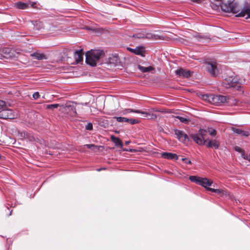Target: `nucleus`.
Instances as JSON below:
<instances>
[{"label":"nucleus","instance_id":"nucleus-16","mask_svg":"<svg viewBox=\"0 0 250 250\" xmlns=\"http://www.w3.org/2000/svg\"><path fill=\"white\" fill-rule=\"evenodd\" d=\"M206 146L208 147H214L215 149L218 148L219 146V143L216 140H210L208 142H206Z\"/></svg>","mask_w":250,"mask_h":250},{"label":"nucleus","instance_id":"nucleus-13","mask_svg":"<svg viewBox=\"0 0 250 250\" xmlns=\"http://www.w3.org/2000/svg\"><path fill=\"white\" fill-rule=\"evenodd\" d=\"M212 184V181L208 180L206 178H201L199 185L205 187L207 189L208 188V186H211Z\"/></svg>","mask_w":250,"mask_h":250},{"label":"nucleus","instance_id":"nucleus-15","mask_svg":"<svg viewBox=\"0 0 250 250\" xmlns=\"http://www.w3.org/2000/svg\"><path fill=\"white\" fill-rule=\"evenodd\" d=\"M162 157L167 159H175L177 160L178 158L177 154L169 152H164L162 154Z\"/></svg>","mask_w":250,"mask_h":250},{"label":"nucleus","instance_id":"nucleus-24","mask_svg":"<svg viewBox=\"0 0 250 250\" xmlns=\"http://www.w3.org/2000/svg\"><path fill=\"white\" fill-rule=\"evenodd\" d=\"M207 190L211 192L217 193L220 195L224 194V191L220 189L208 188H207Z\"/></svg>","mask_w":250,"mask_h":250},{"label":"nucleus","instance_id":"nucleus-11","mask_svg":"<svg viewBox=\"0 0 250 250\" xmlns=\"http://www.w3.org/2000/svg\"><path fill=\"white\" fill-rule=\"evenodd\" d=\"M190 136L194 140V141L197 144L201 145L205 144L207 141H204L201 137L199 133L196 134H191Z\"/></svg>","mask_w":250,"mask_h":250},{"label":"nucleus","instance_id":"nucleus-21","mask_svg":"<svg viewBox=\"0 0 250 250\" xmlns=\"http://www.w3.org/2000/svg\"><path fill=\"white\" fill-rule=\"evenodd\" d=\"M16 6L21 9H25L28 7V4L26 3L18 2L15 4Z\"/></svg>","mask_w":250,"mask_h":250},{"label":"nucleus","instance_id":"nucleus-40","mask_svg":"<svg viewBox=\"0 0 250 250\" xmlns=\"http://www.w3.org/2000/svg\"><path fill=\"white\" fill-rule=\"evenodd\" d=\"M11 214H12V211H11V212H10V214H9V215H11Z\"/></svg>","mask_w":250,"mask_h":250},{"label":"nucleus","instance_id":"nucleus-39","mask_svg":"<svg viewBox=\"0 0 250 250\" xmlns=\"http://www.w3.org/2000/svg\"><path fill=\"white\" fill-rule=\"evenodd\" d=\"M125 143L126 145H128L130 143V142L129 141H126V142H125Z\"/></svg>","mask_w":250,"mask_h":250},{"label":"nucleus","instance_id":"nucleus-23","mask_svg":"<svg viewBox=\"0 0 250 250\" xmlns=\"http://www.w3.org/2000/svg\"><path fill=\"white\" fill-rule=\"evenodd\" d=\"M198 133H199V134L201 136V137L202 138V139L204 141H207V140L205 139V138H206L205 136H206V134L207 133V130L203 129H200L199 130V132Z\"/></svg>","mask_w":250,"mask_h":250},{"label":"nucleus","instance_id":"nucleus-6","mask_svg":"<svg viewBox=\"0 0 250 250\" xmlns=\"http://www.w3.org/2000/svg\"><path fill=\"white\" fill-rule=\"evenodd\" d=\"M132 37L138 39H147L152 40H158L160 39L157 35L152 34L149 33H146L144 31H140L134 34Z\"/></svg>","mask_w":250,"mask_h":250},{"label":"nucleus","instance_id":"nucleus-17","mask_svg":"<svg viewBox=\"0 0 250 250\" xmlns=\"http://www.w3.org/2000/svg\"><path fill=\"white\" fill-rule=\"evenodd\" d=\"M31 56L32 57H34L36 59L38 60H46L47 59V57L45 55L39 52H34L31 54Z\"/></svg>","mask_w":250,"mask_h":250},{"label":"nucleus","instance_id":"nucleus-38","mask_svg":"<svg viewBox=\"0 0 250 250\" xmlns=\"http://www.w3.org/2000/svg\"><path fill=\"white\" fill-rule=\"evenodd\" d=\"M137 113H141L142 114H143L144 116V117H147L148 116V115H149V113H147V112H144V111H142L141 110H140V112H137Z\"/></svg>","mask_w":250,"mask_h":250},{"label":"nucleus","instance_id":"nucleus-26","mask_svg":"<svg viewBox=\"0 0 250 250\" xmlns=\"http://www.w3.org/2000/svg\"><path fill=\"white\" fill-rule=\"evenodd\" d=\"M176 118L178 119L181 122L185 123V124H188L190 121L189 119H188L187 118H185L184 117H181V116H176Z\"/></svg>","mask_w":250,"mask_h":250},{"label":"nucleus","instance_id":"nucleus-12","mask_svg":"<svg viewBox=\"0 0 250 250\" xmlns=\"http://www.w3.org/2000/svg\"><path fill=\"white\" fill-rule=\"evenodd\" d=\"M74 57L77 63H79L82 62L83 60V49L76 51L74 52Z\"/></svg>","mask_w":250,"mask_h":250},{"label":"nucleus","instance_id":"nucleus-18","mask_svg":"<svg viewBox=\"0 0 250 250\" xmlns=\"http://www.w3.org/2000/svg\"><path fill=\"white\" fill-rule=\"evenodd\" d=\"M138 68L143 73L150 72L154 70V68L151 66L144 67L141 65H138Z\"/></svg>","mask_w":250,"mask_h":250},{"label":"nucleus","instance_id":"nucleus-27","mask_svg":"<svg viewBox=\"0 0 250 250\" xmlns=\"http://www.w3.org/2000/svg\"><path fill=\"white\" fill-rule=\"evenodd\" d=\"M130 112H134V113L140 112V110H134V109H125L123 111V114H126L130 113Z\"/></svg>","mask_w":250,"mask_h":250},{"label":"nucleus","instance_id":"nucleus-33","mask_svg":"<svg viewBox=\"0 0 250 250\" xmlns=\"http://www.w3.org/2000/svg\"><path fill=\"white\" fill-rule=\"evenodd\" d=\"M85 129L88 130H91L93 129V125L91 123H89L87 124V125L85 126Z\"/></svg>","mask_w":250,"mask_h":250},{"label":"nucleus","instance_id":"nucleus-35","mask_svg":"<svg viewBox=\"0 0 250 250\" xmlns=\"http://www.w3.org/2000/svg\"><path fill=\"white\" fill-rule=\"evenodd\" d=\"M40 97V95L38 92H36L33 94V98L35 100L38 99Z\"/></svg>","mask_w":250,"mask_h":250},{"label":"nucleus","instance_id":"nucleus-37","mask_svg":"<svg viewBox=\"0 0 250 250\" xmlns=\"http://www.w3.org/2000/svg\"><path fill=\"white\" fill-rule=\"evenodd\" d=\"M182 161L187 164L190 165L191 164V162L187 158H182Z\"/></svg>","mask_w":250,"mask_h":250},{"label":"nucleus","instance_id":"nucleus-19","mask_svg":"<svg viewBox=\"0 0 250 250\" xmlns=\"http://www.w3.org/2000/svg\"><path fill=\"white\" fill-rule=\"evenodd\" d=\"M111 139L112 141V142L115 143L116 146L121 147L123 146V143L119 138L113 136H111Z\"/></svg>","mask_w":250,"mask_h":250},{"label":"nucleus","instance_id":"nucleus-20","mask_svg":"<svg viewBox=\"0 0 250 250\" xmlns=\"http://www.w3.org/2000/svg\"><path fill=\"white\" fill-rule=\"evenodd\" d=\"M212 95L208 94H202L201 95V98L204 101L211 104V98H212Z\"/></svg>","mask_w":250,"mask_h":250},{"label":"nucleus","instance_id":"nucleus-41","mask_svg":"<svg viewBox=\"0 0 250 250\" xmlns=\"http://www.w3.org/2000/svg\"><path fill=\"white\" fill-rule=\"evenodd\" d=\"M198 38H200V39H201V37H200V36H198Z\"/></svg>","mask_w":250,"mask_h":250},{"label":"nucleus","instance_id":"nucleus-29","mask_svg":"<svg viewBox=\"0 0 250 250\" xmlns=\"http://www.w3.org/2000/svg\"><path fill=\"white\" fill-rule=\"evenodd\" d=\"M59 106V104H48L47 105L46 108L48 109H53L54 108H57Z\"/></svg>","mask_w":250,"mask_h":250},{"label":"nucleus","instance_id":"nucleus-5","mask_svg":"<svg viewBox=\"0 0 250 250\" xmlns=\"http://www.w3.org/2000/svg\"><path fill=\"white\" fill-rule=\"evenodd\" d=\"M205 67L212 76L216 77L219 74L218 64L216 62H206L204 64Z\"/></svg>","mask_w":250,"mask_h":250},{"label":"nucleus","instance_id":"nucleus-3","mask_svg":"<svg viewBox=\"0 0 250 250\" xmlns=\"http://www.w3.org/2000/svg\"><path fill=\"white\" fill-rule=\"evenodd\" d=\"M222 84L225 88H231L239 91H241V83L238 78L235 76L226 78L223 81Z\"/></svg>","mask_w":250,"mask_h":250},{"label":"nucleus","instance_id":"nucleus-31","mask_svg":"<svg viewBox=\"0 0 250 250\" xmlns=\"http://www.w3.org/2000/svg\"><path fill=\"white\" fill-rule=\"evenodd\" d=\"M118 122H126V118L122 117H115Z\"/></svg>","mask_w":250,"mask_h":250},{"label":"nucleus","instance_id":"nucleus-8","mask_svg":"<svg viewBox=\"0 0 250 250\" xmlns=\"http://www.w3.org/2000/svg\"><path fill=\"white\" fill-rule=\"evenodd\" d=\"M175 134L177 136V138L182 142L186 143L188 142L189 138L183 131L180 130H175Z\"/></svg>","mask_w":250,"mask_h":250},{"label":"nucleus","instance_id":"nucleus-9","mask_svg":"<svg viewBox=\"0 0 250 250\" xmlns=\"http://www.w3.org/2000/svg\"><path fill=\"white\" fill-rule=\"evenodd\" d=\"M177 75L184 78H188L190 77L191 72L189 70L180 68L175 71Z\"/></svg>","mask_w":250,"mask_h":250},{"label":"nucleus","instance_id":"nucleus-34","mask_svg":"<svg viewBox=\"0 0 250 250\" xmlns=\"http://www.w3.org/2000/svg\"><path fill=\"white\" fill-rule=\"evenodd\" d=\"M85 146H86V147L87 148L92 149H94L95 148L97 147V146L94 144H87L85 145Z\"/></svg>","mask_w":250,"mask_h":250},{"label":"nucleus","instance_id":"nucleus-30","mask_svg":"<svg viewBox=\"0 0 250 250\" xmlns=\"http://www.w3.org/2000/svg\"><path fill=\"white\" fill-rule=\"evenodd\" d=\"M207 130V132H208L209 134L211 136H215L216 134V131L214 129L211 128H208Z\"/></svg>","mask_w":250,"mask_h":250},{"label":"nucleus","instance_id":"nucleus-2","mask_svg":"<svg viewBox=\"0 0 250 250\" xmlns=\"http://www.w3.org/2000/svg\"><path fill=\"white\" fill-rule=\"evenodd\" d=\"M104 56V53L101 50H91L85 54V62L91 66H94L101 58Z\"/></svg>","mask_w":250,"mask_h":250},{"label":"nucleus","instance_id":"nucleus-32","mask_svg":"<svg viewBox=\"0 0 250 250\" xmlns=\"http://www.w3.org/2000/svg\"><path fill=\"white\" fill-rule=\"evenodd\" d=\"M87 29L89 30H92V31H95L96 32H99V33L102 32V31L103 30V29L102 28H90V27H88Z\"/></svg>","mask_w":250,"mask_h":250},{"label":"nucleus","instance_id":"nucleus-25","mask_svg":"<svg viewBox=\"0 0 250 250\" xmlns=\"http://www.w3.org/2000/svg\"><path fill=\"white\" fill-rule=\"evenodd\" d=\"M11 104L8 103H6L3 101L0 100V109L5 108L7 106H10Z\"/></svg>","mask_w":250,"mask_h":250},{"label":"nucleus","instance_id":"nucleus-10","mask_svg":"<svg viewBox=\"0 0 250 250\" xmlns=\"http://www.w3.org/2000/svg\"><path fill=\"white\" fill-rule=\"evenodd\" d=\"M127 50L131 52L134 53L135 54L137 55H140L142 57H145V48L143 46H138L135 49L131 48H127Z\"/></svg>","mask_w":250,"mask_h":250},{"label":"nucleus","instance_id":"nucleus-7","mask_svg":"<svg viewBox=\"0 0 250 250\" xmlns=\"http://www.w3.org/2000/svg\"><path fill=\"white\" fill-rule=\"evenodd\" d=\"M15 118V115L11 109L3 108L0 111V118L3 119H13Z\"/></svg>","mask_w":250,"mask_h":250},{"label":"nucleus","instance_id":"nucleus-4","mask_svg":"<svg viewBox=\"0 0 250 250\" xmlns=\"http://www.w3.org/2000/svg\"><path fill=\"white\" fill-rule=\"evenodd\" d=\"M225 103H228L230 105L235 104H236V100L233 98H229L222 95H212L211 104L219 105L221 104Z\"/></svg>","mask_w":250,"mask_h":250},{"label":"nucleus","instance_id":"nucleus-1","mask_svg":"<svg viewBox=\"0 0 250 250\" xmlns=\"http://www.w3.org/2000/svg\"><path fill=\"white\" fill-rule=\"evenodd\" d=\"M234 0H216V9L220 7L221 9L225 12H232L237 14L236 17H244L247 16L246 19L250 18V4L245 2L243 7H240L236 3H233Z\"/></svg>","mask_w":250,"mask_h":250},{"label":"nucleus","instance_id":"nucleus-36","mask_svg":"<svg viewBox=\"0 0 250 250\" xmlns=\"http://www.w3.org/2000/svg\"><path fill=\"white\" fill-rule=\"evenodd\" d=\"M234 149L235 151L239 152L240 153H244V150L238 146H235Z\"/></svg>","mask_w":250,"mask_h":250},{"label":"nucleus","instance_id":"nucleus-28","mask_svg":"<svg viewBox=\"0 0 250 250\" xmlns=\"http://www.w3.org/2000/svg\"><path fill=\"white\" fill-rule=\"evenodd\" d=\"M126 122L129 123L131 125H134V124L138 123L139 122V121L136 119L127 118Z\"/></svg>","mask_w":250,"mask_h":250},{"label":"nucleus","instance_id":"nucleus-22","mask_svg":"<svg viewBox=\"0 0 250 250\" xmlns=\"http://www.w3.org/2000/svg\"><path fill=\"white\" fill-rule=\"evenodd\" d=\"M189 179L192 182L199 184L201 178L196 176H191L189 177Z\"/></svg>","mask_w":250,"mask_h":250},{"label":"nucleus","instance_id":"nucleus-14","mask_svg":"<svg viewBox=\"0 0 250 250\" xmlns=\"http://www.w3.org/2000/svg\"><path fill=\"white\" fill-rule=\"evenodd\" d=\"M231 129L234 133L239 134L243 136L248 137L250 135L249 131L243 130L240 128L232 127Z\"/></svg>","mask_w":250,"mask_h":250}]
</instances>
